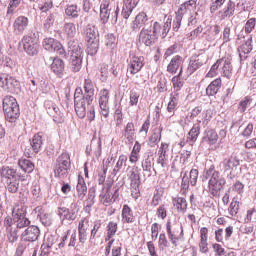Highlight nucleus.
Returning <instances> with one entry per match:
<instances>
[{"label": "nucleus", "mask_w": 256, "mask_h": 256, "mask_svg": "<svg viewBox=\"0 0 256 256\" xmlns=\"http://www.w3.org/2000/svg\"><path fill=\"white\" fill-rule=\"evenodd\" d=\"M12 217L14 218L17 229H25V227H29V225H31V220L27 218V206L23 204L14 206L12 210Z\"/></svg>", "instance_id": "obj_7"}, {"label": "nucleus", "mask_w": 256, "mask_h": 256, "mask_svg": "<svg viewBox=\"0 0 256 256\" xmlns=\"http://www.w3.org/2000/svg\"><path fill=\"white\" fill-rule=\"evenodd\" d=\"M0 87L8 93H15L19 89V81L8 74H0Z\"/></svg>", "instance_id": "obj_14"}, {"label": "nucleus", "mask_w": 256, "mask_h": 256, "mask_svg": "<svg viewBox=\"0 0 256 256\" xmlns=\"http://www.w3.org/2000/svg\"><path fill=\"white\" fill-rule=\"evenodd\" d=\"M179 95L180 93H171L170 101L167 106V113L169 114V119L175 115V111H177V106L179 105Z\"/></svg>", "instance_id": "obj_27"}, {"label": "nucleus", "mask_w": 256, "mask_h": 256, "mask_svg": "<svg viewBox=\"0 0 256 256\" xmlns=\"http://www.w3.org/2000/svg\"><path fill=\"white\" fill-rule=\"evenodd\" d=\"M18 167L24 171V173H33L35 170V164L29 159L21 158L18 161Z\"/></svg>", "instance_id": "obj_42"}, {"label": "nucleus", "mask_w": 256, "mask_h": 256, "mask_svg": "<svg viewBox=\"0 0 256 256\" xmlns=\"http://www.w3.org/2000/svg\"><path fill=\"white\" fill-rule=\"evenodd\" d=\"M172 203L174 207H176L179 213H186L187 212V199L183 197H176L172 199Z\"/></svg>", "instance_id": "obj_40"}, {"label": "nucleus", "mask_w": 256, "mask_h": 256, "mask_svg": "<svg viewBox=\"0 0 256 256\" xmlns=\"http://www.w3.org/2000/svg\"><path fill=\"white\" fill-rule=\"evenodd\" d=\"M21 45L25 53H27V55H30L31 57H34V55H37L39 53V42L32 36H23L21 40Z\"/></svg>", "instance_id": "obj_11"}, {"label": "nucleus", "mask_w": 256, "mask_h": 256, "mask_svg": "<svg viewBox=\"0 0 256 256\" xmlns=\"http://www.w3.org/2000/svg\"><path fill=\"white\" fill-rule=\"evenodd\" d=\"M235 15V3L229 1L227 5L218 12V17L220 21H225L227 17H233Z\"/></svg>", "instance_id": "obj_28"}, {"label": "nucleus", "mask_w": 256, "mask_h": 256, "mask_svg": "<svg viewBox=\"0 0 256 256\" xmlns=\"http://www.w3.org/2000/svg\"><path fill=\"white\" fill-rule=\"evenodd\" d=\"M7 15H13L15 13V9L21 5V1L23 0H9Z\"/></svg>", "instance_id": "obj_62"}, {"label": "nucleus", "mask_w": 256, "mask_h": 256, "mask_svg": "<svg viewBox=\"0 0 256 256\" xmlns=\"http://www.w3.org/2000/svg\"><path fill=\"white\" fill-rule=\"evenodd\" d=\"M127 163V155L121 154L118 157V160L112 170L111 175H113L114 177L118 175L119 171H121V169H123V165H126Z\"/></svg>", "instance_id": "obj_46"}, {"label": "nucleus", "mask_w": 256, "mask_h": 256, "mask_svg": "<svg viewBox=\"0 0 256 256\" xmlns=\"http://www.w3.org/2000/svg\"><path fill=\"white\" fill-rule=\"evenodd\" d=\"M57 213L60 217L62 225H65V223H69L77 219L79 209L77 208V204H74L70 207V209L67 207H59Z\"/></svg>", "instance_id": "obj_9"}, {"label": "nucleus", "mask_w": 256, "mask_h": 256, "mask_svg": "<svg viewBox=\"0 0 256 256\" xmlns=\"http://www.w3.org/2000/svg\"><path fill=\"white\" fill-rule=\"evenodd\" d=\"M127 177L130 181L131 195L133 199H137L141 196V190L139 189V185H141V176L139 175L137 168L129 166L127 168Z\"/></svg>", "instance_id": "obj_8"}, {"label": "nucleus", "mask_w": 256, "mask_h": 256, "mask_svg": "<svg viewBox=\"0 0 256 256\" xmlns=\"http://www.w3.org/2000/svg\"><path fill=\"white\" fill-rule=\"evenodd\" d=\"M26 227L27 228L21 233V241L35 243V241L39 239V235H41V230H39V227L35 225H28Z\"/></svg>", "instance_id": "obj_17"}, {"label": "nucleus", "mask_w": 256, "mask_h": 256, "mask_svg": "<svg viewBox=\"0 0 256 256\" xmlns=\"http://www.w3.org/2000/svg\"><path fill=\"white\" fill-rule=\"evenodd\" d=\"M147 21H149V17H147V14L145 12H140L135 17V20L132 22L133 31H139L141 27H145V25L147 24Z\"/></svg>", "instance_id": "obj_29"}, {"label": "nucleus", "mask_w": 256, "mask_h": 256, "mask_svg": "<svg viewBox=\"0 0 256 256\" xmlns=\"http://www.w3.org/2000/svg\"><path fill=\"white\" fill-rule=\"evenodd\" d=\"M11 107H19L17 100L13 96H6L3 99V110L9 109Z\"/></svg>", "instance_id": "obj_54"}, {"label": "nucleus", "mask_w": 256, "mask_h": 256, "mask_svg": "<svg viewBox=\"0 0 256 256\" xmlns=\"http://www.w3.org/2000/svg\"><path fill=\"white\" fill-rule=\"evenodd\" d=\"M123 137H125L128 143H133L135 139V124H133V122H128L126 124Z\"/></svg>", "instance_id": "obj_37"}, {"label": "nucleus", "mask_w": 256, "mask_h": 256, "mask_svg": "<svg viewBox=\"0 0 256 256\" xmlns=\"http://www.w3.org/2000/svg\"><path fill=\"white\" fill-rule=\"evenodd\" d=\"M117 43V38H115V35L108 34L106 35V46H108L109 49H113Z\"/></svg>", "instance_id": "obj_64"}, {"label": "nucleus", "mask_w": 256, "mask_h": 256, "mask_svg": "<svg viewBox=\"0 0 256 256\" xmlns=\"http://www.w3.org/2000/svg\"><path fill=\"white\" fill-rule=\"evenodd\" d=\"M173 91L172 93H179L183 89V80H181V75L174 76L172 78Z\"/></svg>", "instance_id": "obj_52"}, {"label": "nucleus", "mask_w": 256, "mask_h": 256, "mask_svg": "<svg viewBox=\"0 0 256 256\" xmlns=\"http://www.w3.org/2000/svg\"><path fill=\"white\" fill-rule=\"evenodd\" d=\"M122 223H133L135 216H133V210L129 205L125 204L122 208Z\"/></svg>", "instance_id": "obj_39"}, {"label": "nucleus", "mask_w": 256, "mask_h": 256, "mask_svg": "<svg viewBox=\"0 0 256 256\" xmlns=\"http://www.w3.org/2000/svg\"><path fill=\"white\" fill-rule=\"evenodd\" d=\"M218 63L221 67V73L224 75V77L230 79L231 75H233V66L231 65L230 58H222L218 60Z\"/></svg>", "instance_id": "obj_26"}, {"label": "nucleus", "mask_w": 256, "mask_h": 256, "mask_svg": "<svg viewBox=\"0 0 256 256\" xmlns=\"http://www.w3.org/2000/svg\"><path fill=\"white\" fill-rule=\"evenodd\" d=\"M34 213L37 214V217H39L41 223H43V225H51V216H49V214H45L43 212V207L42 206H37L34 209Z\"/></svg>", "instance_id": "obj_44"}, {"label": "nucleus", "mask_w": 256, "mask_h": 256, "mask_svg": "<svg viewBox=\"0 0 256 256\" xmlns=\"http://www.w3.org/2000/svg\"><path fill=\"white\" fill-rule=\"evenodd\" d=\"M205 179H209L208 181V191L213 195V197H219V193H221V189L225 187V178L222 177L221 172L215 170V165H211L206 170Z\"/></svg>", "instance_id": "obj_1"}, {"label": "nucleus", "mask_w": 256, "mask_h": 256, "mask_svg": "<svg viewBox=\"0 0 256 256\" xmlns=\"http://www.w3.org/2000/svg\"><path fill=\"white\" fill-rule=\"evenodd\" d=\"M137 6L129 3H124L122 7L121 15L123 19H128L131 17V14L133 13V9H135Z\"/></svg>", "instance_id": "obj_51"}, {"label": "nucleus", "mask_w": 256, "mask_h": 256, "mask_svg": "<svg viewBox=\"0 0 256 256\" xmlns=\"http://www.w3.org/2000/svg\"><path fill=\"white\" fill-rule=\"evenodd\" d=\"M3 111L5 113L7 121H9L10 123H13L15 119L19 118V106H12L9 109H4Z\"/></svg>", "instance_id": "obj_41"}, {"label": "nucleus", "mask_w": 256, "mask_h": 256, "mask_svg": "<svg viewBox=\"0 0 256 256\" xmlns=\"http://www.w3.org/2000/svg\"><path fill=\"white\" fill-rule=\"evenodd\" d=\"M199 123H201V121H199ZM199 123L194 124L188 133L187 143H189V145H193V143H195V141H197V138L199 137V133L201 131V126L199 125Z\"/></svg>", "instance_id": "obj_38"}, {"label": "nucleus", "mask_w": 256, "mask_h": 256, "mask_svg": "<svg viewBox=\"0 0 256 256\" xmlns=\"http://www.w3.org/2000/svg\"><path fill=\"white\" fill-rule=\"evenodd\" d=\"M71 169V156L64 152L58 156L54 166V175L59 179H65Z\"/></svg>", "instance_id": "obj_4"}, {"label": "nucleus", "mask_w": 256, "mask_h": 256, "mask_svg": "<svg viewBox=\"0 0 256 256\" xmlns=\"http://www.w3.org/2000/svg\"><path fill=\"white\" fill-rule=\"evenodd\" d=\"M90 147L94 152L95 157L99 159V157H101V152H102L101 139L92 140Z\"/></svg>", "instance_id": "obj_53"}, {"label": "nucleus", "mask_w": 256, "mask_h": 256, "mask_svg": "<svg viewBox=\"0 0 256 256\" xmlns=\"http://www.w3.org/2000/svg\"><path fill=\"white\" fill-rule=\"evenodd\" d=\"M38 7L42 13H47L49 9L53 8V0H39Z\"/></svg>", "instance_id": "obj_59"}, {"label": "nucleus", "mask_w": 256, "mask_h": 256, "mask_svg": "<svg viewBox=\"0 0 256 256\" xmlns=\"http://www.w3.org/2000/svg\"><path fill=\"white\" fill-rule=\"evenodd\" d=\"M89 55H96L99 51V35L95 26L89 24L84 31Z\"/></svg>", "instance_id": "obj_6"}, {"label": "nucleus", "mask_w": 256, "mask_h": 256, "mask_svg": "<svg viewBox=\"0 0 256 256\" xmlns=\"http://www.w3.org/2000/svg\"><path fill=\"white\" fill-rule=\"evenodd\" d=\"M207 61H209V56L205 53L191 56L187 67V75H193V73H195L197 69H201Z\"/></svg>", "instance_id": "obj_10"}, {"label": "nucleus", "mask_w": 256, "mask_h": 256, "mask_svg": "<svg viewBox=\"0 0 256 256\" xmlns=\"http://www.w3.org/2000/svg\"><path fill=\"white\" fill-rule=\"evenodd\" d=\"M109 99H110V92L107 88H103L99 92L98 103L100 107V113L107 119L109 117Z\"/></svg>", "instance_id": "obj_16"}, {"label": "nucleus", "mask_w": 256, "mask_h": 256, "mask_svg": "<svg viewBox=\"0 0 256 256\" xmlns=\"http://www.w3.org/2000/svg\"><path fill=\"white\" fill-rule=\"evenodd\" d=\"M93 101H89V99L83 96V90L81 88H77L74 93V107L76 111V115L80 119H85L87 116V110L89 109V105H91Z\"/></svg>", "instance_id": "obj_5"}, {"label": "nucleus", "mask_w": 256, "mask_h": 256, "mask_svg": "<svg viewBox=\"0 0 256 256\" xmlns=\"http://www.w3.org/2000/svg\"><path fill=\"white\" fill-rule=\"evenodd\" d=\"M76 190L78 193V199L83 201L87 195V184L85 183V178H83V176H78Z\"/></svg>", "instance_id": "obj_33"}, {"label": "nucleus", "mask_w": 256, "mask_h": 256, "mask_svg": "<svg viewBox=\"0 0 256 256\" xmlns=\"http://www.w3.org/2000/svg\"><path fill=\"white\" fill-rule=\"evenodd\" d=\"M31 147L34 153H39L41 151V147H43V136L41 133L34 135L31 142Z\"/></svg>", "instance_id": "obj_45"}, {"label": "nucleus", "mask_w": 256, "mask_h": 256, "mask_svg": "<svg viewBox=\"0 0 256 256\" xmlns=\"http://www.w3.org/2000/svg\"><path fill=\"white\" fill-rule=\"evenodd\" d=\"M152 167H153V159H151V156H147L142 161V169H143V171H146L147 173H151Z\"/></svg>", "instance_id": "obj_63"}, {"label": "nucleus", "mask_w": 256, "mask_h": 256, "mask_svg": "<svg viewBox=\"0 0 256 256\" xmlns=\"http://www.w3.org/2000/svg\"><path fill=\"white\" fill-rule=\"evenodd\" d=\"M251 103H253V100L249 96L241 100L238 105V110L240 111V113H245L247 111V108L251 107Z\"/></svg>", "instance_id": "obj_55"}, {"label": "nucleus", "mask_w": 256, "mask_h": 256, "mask_svg": "<svg viewBox=\"0 0 256 256\" xmlns=\"http://www.w3.org/2000/svg\"><path fill=\"white\" fill-rule=\"evenodd\" d=\"M228 213L231 217H236L237 213H239V202L237 201V198H233L228 208Z\"/></svg>", "instance_id": "obj_58"}, {"label": "nucleus", "mask_w": 256, "mask_h": 256, "mask_svg": "<svg viewBox=\"0 0 256 256\" xmlns=\"http://www.w3.org/2000/svg\"><path fill=\"white\" fill-rule=\"evenodd\" d=\"M0 173L1 177L6 179L7 190L9 193H17V191H19L20 181H25V175L9 166L3 167Z\"/></svg>", "instance_id": "obj_2"}, {"label": "nucleus", "mask_w": 256, "mask_h": 256, "mask_svg": "<svg viewBox=\"0 0 256 256\" xmlns=\"http://www.w3.org/2000/svg\"><path fill=\"white\" fill-rule=\"evenodd\" d=\"M118 225L117 222L110 221L106 226V238L105 241H109L110 239H113L115 237V234L117 233Z\"/></svg>", "instance_id": "obj_48"}, {"label": "nucleus", "mask_w": 256, "mask_h": 256, "mask_svg": "<svg viewBox=\"0 0 256 256\" xmlns=\"http://www.w3.org/2000/svg\"><path fill=\"white\" fill-rule=\"evenodd\" d=\"M46 111L50 117H57L59 115V107L57 105L53 104V102H47L45 104Z\"/></svg>", "instance_id": "obj_56"}, {"label": "nucleus", "mask_w": 256, "mask_h": 256, "mask_svg": "<svg viewBox=\"0 0 256 256\" xmlns=\"http://www.w3.org/2000/svg\"><path fill=\"white\" fill-rule=\"evenodd\" d=\"M167 71L168 73L172 74H175L177 71H179V75H183V57L179 55L174 56L167 66Z\"/></svg>", "instance_id": "obj_21"}, {"label": "nucleus", "mask_w": 256, "mask_h": 256, "mask_svg": "<svg viewBox=\"0 0 256 256\" xmlns=\"http://www.w3.org/2000/svg\"><path fill=\"white\" fill-rule=\"evenodd\" d=\"M197 5V0H188L180 5L178 10L175 12V17L183 20V17L187 15L191 11V7H195Z\"/></svg>", "instance_id": "obj_24"}, {"label": "nucleus", "mask_w": 256, "mask_h": 256, "mask_svg": "<svg viewBox=\"0 0 256 256\" xmlns=\"http://www.w3.org/2000/svg\"><path fill=\"white\" fill-rule=\"evenodd\" d=\"M255 25H256V19L250 18L245 23L243 27V31L249 35V33H253V30L255 29Z\"/></svg>", "instance_id": "obj_60"}, {"label": "nucleus", "mask_w": 256, "mask_h": 256, "mask_svg": "<svg viewBox=\"0 0 256 256\" xmlns=\"http://www.w3.org/2000/svg\"><path fill=\"white\" fill-rule=\"evenodd\" d=\"M253 129H254L253 123H248L247 126L240 133V137H243L244 139H249V137L253 135Z\"/></svg>", "instance_id": "obj_61"}, {"label": "nucleus", "mask_w": 256, "mask_h": 256, "mask_svg": "<svg viewBox=\"0 0 256 256\" xmlns=\"http://www.w3.org/2000/svg\"><path fill=\"white\" fill-rule=\"evenodd\" d=\"M169 247V240H167V235L161 233L158 239V248L160 251H165Z\"/></svg>", "instance_id": "obj_57"}, {"label": "nucleus", "mask_w": 256, "mask_h": 256, "mask_svg": "<svg viewBox=\"0 0 256 256\" xmlns=\"http://www.w3.org/2000/svg\"><path fill=\"white\" fill-rule=\"evenodd\" d=\"M111 187H103L102 191L99 195V201L102 203V205H109L113 201V194L110 192Z\"/></svg>", "instance_id": "obj_35"}, {"label": "nucleus", "mask_w": 256, "mask_h": 256, "mask_svg": "<svg viewBox=\"0 0 256 256\" xmlns=\"http://www.w3.org/2000/svg\"><path fill=\"white\" fill-rule=\"evenodd\" d=\"M68 51L70 53V69L73 73H79L83 67V48L79 42L73 40L68 43Z\"/></svg>", "instance_id": "obj_3"}, {"label": "nucleus", "mask_w": 256, "mask_h": 256, "mask_svg": "<svg viewBox=\"0 0 256 256\" xmlns=\"http://www.w3.org/2000/svg\"><path fill=\"white\" fill-rule=\"evenodd\" d=\"M62 33H64L68 39H73L75 35H77V26L73 22H65L62 27Z\"/></svg>", "instance_id": "obj_32"}, {"label": "nucleus", "mask_w": 256, "mask_h": 256, "mask_svg": "<svg viewBox=\"0 0 256 256\" xmlns=\"http://www.w3.org/2000/svg\"><path fill=\"white\" fill-rule=\"evenodd\" d=\"M87 231H89V220L83 218L79 221L78 224L79 243H81L82 245L85 244V242L87 241V237L89 235Z\"/></svg>", "instance_id": "obj_23"}, {"label": "nucleus", "mask_w": 256, "mask_h": 256, "mask_svg": "<svg viewBox=\"0 0 256 256\" xmlns=\"http://www.w3.org/2000/svg\"><path fill=\"white\" fill-rule=\"evenodd\" d=\"M219 89H221V78H217L209 84L206 88V95L213 97V95H217Z\"/></svg>", "instance_id": "obj_43"}, {"label": "nucleus", "mask_w": 256, "mask_h": 256, "mask_svg": "<svg viewBox=\"0 0 256 256\" xmlns=\"http://www.w3.org/2000/svg\"><path fill=\"white\" fill-rule=\"evenodd\" d=\"M29 27V18L27 16H18L12 24V33L14 35H23Z\"/></svg>", "instance_id": "obj_19"}, {"label": "nucleus", "mask_w": 256, "mask_h": 256, "mask_svg": "<svg viewBox=\"0 0 256 256\" xmlns=\"http://www.w3.org/2000/svg\"><path fill=\"white\" fill-rule=\"evenodd\" d=\"M6 238L8 243H17L19 240V228H7Z\"/></svg>", "instance_id": "obj_49"}, {"label": "nucleus", "mask_w": 256, "mask_h": 256, "mask_svg": "<svg viewBox=\"0 0 256 256\" xmlns=\"http://www.w3.org/2000/svg\"><path fill=\"white\" fill-rule=\"evenodd\" d=\"M111 11H113V6H111V1L103 0L100 5V19L102 23H108L111 17Z\"/></svg>", "instance_id": "obj_22"}, {"label": "nucleus", "mask_w": 256, "mask_h": 256, "mask_svg": "<svg viewBox=\"0 0 256 256\" xmlns=\"http://www.w3.org/2000/svg\"><path fill=\"white\" fill-rule=\"evenodd\" d=\"M253 38H249L244 44H242L239 48H238V53H239V57L240 59H246L245 55H249V53L251 51H253Z\"/></svg>", "instance_id": "obj_31"}, {"label": "nucleus", "mask_w": 256, "mask_h": 256, "mask_svg": "<svg viewBox=\"0 0 256 256\" xmlns=\"http://www.w3.org/2000/svg\"><path fill=\"white\" fill-rule=\"evenodd\" d=\"M145 58L141 56H135L133 54L129 55L127 60L128 66L127 71L130 75H137L141 69H143V65H145Z\"/></svg>", "instance_id": "obj_13"}, {"label": "nucleus", "mask_w": 256, "mask_h": 256, "mask_svg": "<svg viewBox=\"0 0 256 256\" xmlns=\"http://www.w3.org/2000/svg\"><path fill=\"white\" fill-rule=\"evenodd\" d=\"M43 47L46 51H54L58 55H63L65 49L61 43L53 38H45L43 41Z\"/></svg>", "instance_id": "obj_20"}, {"label": "nucleus", "mask_w": 256, "mask_h": 256, "mask_svg": "<svg viewBox=\"0 0 256 256\" xmlns=\"http://www.w3.org/2000/svg\"><path fill=\"white\" fill-rule=\"evenodd\" d=\"M157 41V37L153 33V28L151 26L144 27L139 34V43H143L146 47H151Z\"/></svg>", "instance_id": "obj_18"}, {"label": "nucleus", "mask_w": 256, "mask_h": 256, "mask_svg": "<svg viewBox=\"0 0 256 256\" xmlns=\"http://www.w3.org/2000/svg\"><path fill=\"white\" fill-rule=\"evenodd\" d=\"M50 69L55 75H63V72L65 71V62L60 58H54L50 65Z\"/></svg>", "instance_id": "obj_36"}, {"label": "nucleus", "mask_w": 256, "mask_h": 256, "mask_svg": "<svg viewBox=\"0 0 256 256\" xmlns=\"http://www.w3.org/2000/svg\"><path fill=\"white\" fill-rule=\"evenodd\" d=\"M167 153H169V144L162 142L158 150L157 163L158 165H161V167L163 168L167 167V159H168Z\"/></svg>", "instance_id": "obj_25"}, {"label": "nucleus", "mask_w": 256, "mask_h": 256, "mask_svg": "<svg viewBox=\"0 0 256 256\" xmlns=\"http://www.w3.org/2000/svg\"><path fill=\"white\" fill-rule=\"evenodd\" d=\"M84 93L88 101H93V96L95 95V84L92 79L86 78L84 80Z\"/></svg>", "instance_id": "obj_34"}, {"label": "nucleus", "mask_w": 256, "mask_h": 256, "mask_svg": "<svg viewBox=\"0 0 256 256\" xmlns=\"http://www.w3.org/2000/svg\"><path fill=\"white\" fill-rule=\"evenodd\" d=\"M81 10L77 7V5H68L65 9V14L67 17H72V19H77L79 17V12Z\"/></svg>", "instance_id": "obj_50"}, {"label": "nucleus", "mask_w": 256, "mask_h": 256, "mask_svg": "<svg viewBox=\"0 0 256 256\" xmlns=\"http://www.w3.org/2000/svg\"><path fill=\"white\" fill-rule=\"evenodd\" d=\"M203 141L207 145H215L219 141V134L213 129H208L204 132Z\"/></svg>", "instance_id": "obj_30"}, {"label": "nucleus", "mask_w": 256, "mask_h": 256, "mask_svg": "<svg viewBox=\"0 0 256 256\" xmlns=\"http://www.w3.org/2000/svg\"><path fill=\"white\" fill-rule=\"evenodd\" d=\"M166 233L168 235L169 241L177 247V243L179 241V233L183 236V226L179 224L171 225V222L166 223Z\"/></svg>", "instance_id": "obj_15"}, {"label": "nucleus", "mask_w": 256, "mask_h": 256, "mask_svg": "<svg viewBox=\"0 0 256 256\" xmlns=\"http://www.w3.org/2000/svg\"><path fill=\"white\" fill-rule=\"evenodd\" d=\"M240 162L237 159L236 156H230L228 158H225L222 162H220L219 167L221 171H224V173H229L230 179L235 177V169L239 167Z\"/></svg>", "instance_id": "obj_12"}, {"label": "nucleus", "mask_w": 256, "mask_h": 256, "mask_svg": "<svg viewBox=\"0 0 256 256\" xmlns=\"http://www.w3.org/2000/svg\"><path fill=\"white\" fill-rule=\"evenodd\" d=\"M161 131L163 129L161 127L155 128L153 134L149 138L148 145L150 147H155L161 141Z\"/></svg>", "instance_id": "obj_47"}]
</instances>
